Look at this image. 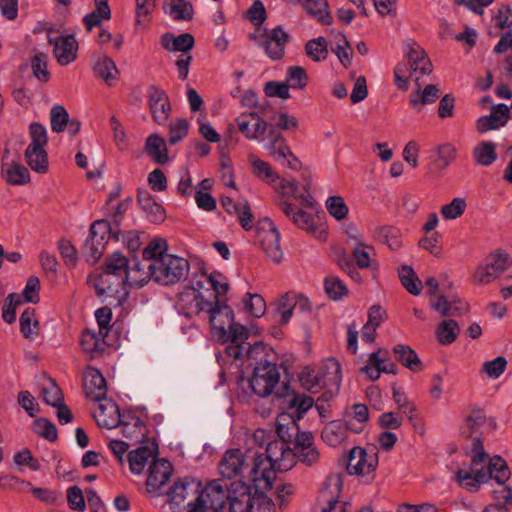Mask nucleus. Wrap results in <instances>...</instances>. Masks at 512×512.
Here are the masks:
<instances>
[{
	"label": "nucleus",
	"mask_w": 512,
	"mask_h": 512,
	"mask_svg": "<svg viewBox=\"0 0 512 512\" xmlns=\"http://www.w3.org/2000/svg\"><path fill=\"white\" fill-rule=\"evenodd\" d=\"M266 457L257 454L255 466L252 467L250 478L259 489H268L276 479V470L288 471L297 461L306 466H313L320 460V452L314 444L311 432H304L296 439L295 446L284 442L269 443Z\"/></svg>",
	"instance_id": "obj_1"
},
{
	"label": "nucleus",
	"mask_w": 512,
	"mask_h": 512,
	"mask_svg": "<svg viewBox=\"0 0 512 512\" xmlns=\"http://www.w3.org/2000/svg\"><path fill=\"white\" fill-rule=\"evenodd\" d=\"M206 314L213 336L223 343H228L225 350L229 357L243 362L244 359L255 358L259 350H263L262 345L252 346L246 341L248 330L234 322V313L228 305L211 302Z\"/></svg>",
	"instance_id": "obj_2"
},
{
	"label": "nucleus",
	"mask_w": 512,
	"mask_h": 512,
	"mask_svg": "<svg viewBox=\"0 0 512 512\" xmlns=\"http://www.w3.org/2000/svg\"><path fill=\"white\" fill-rule=\"evenodd\" d=\"M209 497H213V505H220L222 485L219 481L213 480L203 488L201 482L196 479L183 478L169 490L168 503L174 512H197Z\"/></svg>",
	"instance_id": "obj_3"
},
{
	"label": "nucleus",
	"mask_w": 512,
	"mask_h": 512,
	"mask_svg": "<svg viewBox=\"0 0 512 512\" xmlns=\"http://www.w3.org/2000/svg\"><path fill=\"white\" fill-rule=\"evenodd\" d=\"M488 455L484 462L475 466L471 461L468 470L458 469L456 472L457 482L469 491H476L479 485L486 483L490 478H494L497 482L503 484L509 479L510 471L504 459L500 456H494L487 462ZM473 460V458H471Z\"/></svg>",
	"instance_id": "obj_4"
},
{
	"label": "nucleus",
	"mask_w": 512,
	"mask_h": 512,
	"mask_svg": "<svg viewBox=\"0 0 512 512\" xmlns=\"http://www.w3.org/2000/svg\"><path fill=\"white\" fill-rule=\"evenodd\" d=\"M494 427V421L486 416L482 408L474 406L468 409L460 427V433L461 436L472 440L470 455L475 466L484 462L487 456L480 436L487 430H493Z\"/></svg>",
	"instance_id": "obj_5"
},
{
	"label": "nucleus",
	"mask_w": 512,
	"mask_h": 512,
	"mask_svg": "<svg viewBox=\"0 0 512 512\" xmlns=\"http://www.w3.org/2000/svg\"><path fill=\"white\" fill-rule=\"evenodd\" d=\"M280 373L275 363L267 359H260L255 366L251 378H241L238 382L239 388H249L251 392L259 397H267L275 394L276 386L279 384Z\"/></svg>",
	"instance_id": "obj_6"
},
{
	"label": "nucleus",
	"mask_w": 512,
	"mask_h": 512,
	"mask_svg": "<svg viewBox=\"0 0 512 512\" xmlns=\"http://www.w3.org/2000/svg\"><path fill=\"white\" fill-rule=\"evenodd\" d=\"M189 268L187 259L166 254L152 262L153 280L161 285H173L187 277Z\"/></svg>",
	"instance_id": "obj_7"
},
{
	"label": "nucleus",
	"mask_w": 512,
	"mask_h": 512,
	"mask_svg": "<svg viewBox=\"0 0 512 512\" xmlns=\"http://www.w3.org/2000/svg\"><path fill=\"white\" fill-rule=\"evenodd\" d=\"M29 136L31 143L26 148L25 161L33 171L46 173L48 171V156L45 151L48 142L46 128L40 123L33 122L29 126Z\"/></svg>",
	"instance_id": "obj_8"
},
{
	"label": "nucleus",
	"mask_w": 512,
	"mask_h": 512,
	"mask_svg": "<svg viewBox=\"0 0 512 512\" xmlns=\"http://www.w3.org/2000/svg\"><path fill=\"white\" fill-rule=\"evenodd\" d=\"M110 237L118 240L117 234L112 232L108 221L98 220L91 225L89 237L83 248L87 262L95 264L101 258Z\"/></svg>",
	"instance_id": "obj_9"
},
{
	"label": "nucleus",
	"mask_w": 512,
	"mask_h": 512,
	"mask_svg": "<svg viewBox=\"0 0 512 512\" xmlns=\"http://www.w3.org/2000/svg\"><path fill=\"white\" fill-rule=\"evenodd\" d=\"M90 285L96 290L100 297L112 299L120 304L128 296L127 283L125 278L107 274L105 272L95 273L89 277Z\"/></svg>",
	"instance_id": "obj_10"
},
{
	"label": "nucleus",
	"mask_w": 512,
	"mask_h": 512,
	"mask_svg": "<svg viewBox=\"0 0 512 512\" xmlns=\"http://www.w3.org/2000/svg\"><path fill=\"white\" fill-rule=\"evenodd\" d=\"M281 211L295 224L298 228L307 231L321 241L327 238L326 226L322 222H315L313 215L298 208L292 203L285 200L279 201Z\"/></svg>",
	"instance_id": "obj_11"
},
{
	"label": "nucleus",
	"mask_w": 512,
	"mask_h": 512,
	"mask_svg": "<svg viewBox=\"0 0 512 512\" xmlns=\"http://www.w3.org/2000/svg\"><path fill=\"white\" fill-rule=\"evenodd\" d=\"M256 238L266 256L273 262L280 263L283 258L280 234L269 218H264L257 223Z\"/></svg>",
	"instance_id": "obj_12"
},
{
	"label": "nucleus",
	"mask_w": 512,
	"mask_h": 512,
	"mask_svg": "<svg viewBox=\"0 0 512 512\" xmlns=\"http://www.w3.org/2000/svg\"><path fill=\"white\" fill-rule=\"evenodd\" d=\"M378 465V454L374 447L364 449L359 446L351 449L347 462V473L371 479Z\"/></svg>",
	"instance_id": "obj_13"
},
{
	"label": "nucleus",
	"mask_w": 512,
	"mask_h": 512,
	"mask_svg": "<svg viewBox=\"0 0 512 512\" xmlns=\"http://www.w3.org/2000/svg\"><path fill=\"white\" fill-rule=\"evenodd\" d=\"M326 373L330 374V381L339 383L341 380V366L335 358H329L322 369L305 367L299 374L301 385L307 390H314L326 384Z\"/></svg>",
	"instance_id": "obj_14"
},
{
	"label": "nucleus",
	"mask_w": 512,
	"mask_h": 512,
	"mask_svg": "<svg viewBox=\"0 0 512 512\" xmlns=\"http://www.w3.org/2000/svg\"><path fill=\"white\" fill-rule=\"evenodd\" d=\"M512 266V257L502 251H496L487 256L484 263L479 265L474 273V282L488 284L499 277Z\"/></svg>",
	"instance_id": "obj_15"
},
{
	"label": "nucleus",
	"mask_w": 512,
	"mask_h": 512,
	"mask_svg": "<svg viewBox=\"0 0 512 512\" xmlns=\"http://www.w3.org/2000/svg\"><path fill=\"white\" fill-rule=\"evenodd\" d=\"M215 296L210 289L205 292L198 291L195 286L185 287L179 294L178 306L179 309L187 317L206 313L210 308L212 297Z\"/></svg>",
	"instance_id": "obj_16"
},
{
	"label": "nucleus",
	"mask_w": 512,
	"mask_h": 512,
	"mask_svg": "<svg viewBox=\"0 0 512 512\" xmlns=\"http://www.w3.org/2000/svg\"><path fill=\"white\" fill-rule=\"evenodd\" d=\"M248 459L251 455L243 453L240 449H229L222 456L218 464L219 474L223 478H234L242 476L243 471L248 467Z\"/></svg>",
	"instance_id": "obj_17"
},
{
	"label": "nucleus",
	"mask_w": 512,
	"mask_h": 512,
	"mask_svg": "<svg viewBox=\"0 0 512 512\" xmlns=\"http://www.w3.org/2000/svg\"><path fill=\"white\" fill-rule=\"evenodd\" d=\"M275 397L281 401V405L287 409H294V418L300 419L302 415L308 411L314 404L313 398L309 396H301L290 388L288 383H283L282 386L275 392Z\"/></svg>",
	"instance_id": "obj_18"
},
{
	"label": "nucleus",
	"mask_w": 512,
	"mask_h": 512,
	"mask_svg": "<svg viewBox=\"0 0 512 512\" xmlns=\"http://www.w3.org/2000/svg\"><path fill=\"white\" fill-rule=\"evenodd\" d=\"M289 35L281 28L265 29L259 45L265 49L267 56L272 60H280L285 53V46Z\"/></svg>",
	"instance_id": "obj_19"
},
{
	"label": "nucleus",
	"mask_w": 512,
	"mask_h": 512,
	"mask_svg": "<svg viewBox=\"0 0 512 512\" xmlns=\"http://www.w3.org/2000/svg\"><path fill=\"white\" fill-rule=\"evenodd\" d=\"M51 30L48 32V42L53 45V54L57 62L66 66L77 58L78 43L74 36H57L51 35Z\"/></svg>",
	"instance_id": "obj_20"
},
{
	"label": "nucleus",
	"mask_w": 512,
	"mask_h": 512,
	"mask_svg": "<svg viewBox=\"0 0 512 512\" xmlns=\"http://www.w3.org/2000/svg\"><path fill=\"white\" fill-rule=\"evenodd\" d=\"M147 98L153 120L160 125L166 123L171 112V105L165 91L156 86H149Z\"/></svg>",
	"instance_id": "obj_21"
},
{
	"label": "nucleus",
	"mask_w": 512,
	"mask_h": 512,
	"mask_svg": "<svg viewBox=\"0 0 512 512\" xmlns=\"http://www.w3.org/2000/svg\"><path fill=\"white\" fill-rule=\"evenodd\" d=\"M406 58L410 67V75L419 72L421 75L432 72V63L425 50L414 40L408 39L404 42Z\"/></svg>",
	"instance_id": "obj_22"
},
{
	"label": "nucleus",
	"mask_w": 512,
	"mask_h": 512,
	"mask_svg": "<svg viewBox=\"0 0 512 512\" xmlns=\"http://www.w3.org/2000/svg\"><path fill=\"white\" fill-rule=\"evenodd\" d=\"M146 488L149 493L157 494L162 486L169 480L173 468L165 459H157L149 466Z\"/></svg>",
	"instance_id": "obj_23"
},
{
	"label": "nucleus",
	"mask_w": 512,
	"mask_h": 512,
	"mask_svg": "<svg viewBox=\"0 0 512 512\" xmlns=\"http://www.w3.org/2000/svg\"><path fill=\"white\" fill-rule=\"evenodd\" d=\"M239 131L249 140H257L264 135L268 128V123L257 113H242L236 118Z\"/></svg>",
	"instance_id": "obj_24"
},
{
	"label": "nucleus",
	"mask_w": 512,
	"mask_h": 512,
	"mask_svg": "<svg viewBox=\"0 0 512 512\" xmlns=\"http://www.w3.org/2000/svg\"><path fill=\"white\" fill-rule=\"evenodd\" d=\"M83 385L87 397L97 402L105 400L106 380L99 370L88 367L83 374Z\"/></svg>",
	"instance_id": "obj_25"
},
{
	"label": "nucleus",
	"mask_w": 512,
	"mask_h": 512,
	"mask_svg": "<svg viewBox=\"0 0 512 512\" xmlns=\"http://www.w3.org/2000/svg\"><path fill=\"white\" fill-rule=\"evenodd\" d=\"M276 432L279 439L273 440L272 442H284L289 446H295L296 439L304 433L299 431L294 415L288 413L278 415L276 421Z\"/></svg>",
	"instance_id": "obj_26"
},
{
	"label": "nucleus",
	"mask_w": 512,
	"mask_h": 512,
	"mask_svg": "<svg viewBox=\"0 0 512 512\" xmlns=\"http://www.w3.org/2000/svg\"><path fill=\"white\" fill-rule=\"evenodd\" d=\"M510 118L509 108L505 104L494 105L491 113L480 117L476 122V129L479 133H486L506 125Z\"/></svg>",
	"instance_id": "obj_27"
},
{
	"label": "nucleus",
	"mask_w": 512,
	"mask_h": 512,
	"mask_svg": "<svg viewBox=\"0 0 512 512\" xmlns=\"http://www.w3.org/2000/svg\"><path fill=\"white\" fill-rule=\"evenodd\" d=\"M103 401L104 402H99L97 409L93 413V417L97 424L100 427L107 429L118 427L122 416L120 415L117 404L112 400H107L106 398Z\"/></svg>",
	"instance_id": "obj_28"
},
{
	"label": "nucleus",
	"mask_w": 512,
	"mask_h": 512,
	"mask_svg": "<svg viewBox=\"0 0 512 512\" xmlns=\"http://www.w3.org/2000/svg\"><path fill=\"white\" fill-rule=\"evenodd\" d=\"M125 276L124 278L128 286H144L150 279H153L152 262H148L145 259L143 261L134 259L132 263H129Z\"/></svg>",
	"instance_id": "obj_29"
},
{
	"label": "nucleus",
	"mask_w": 512,
	"mask_h": 512,
	"mask_svg": "<svg viewBox=\"0 0 512 512\" xmlns=\"http://www.w3.org/2000/svg\"><path fill=\"white\" fill-rule=\"evenodd\" d=\"M307 299L302 295L295 292H287L278 300L276 304V312L279 316L278 322L280 324H287L293 314V310L299 306L300 309H305Z\"/></svg>",
	"instance_id": "obj_30"
},
{
	"label": "nucleus",
	"mask_w": 512,
	"mask_h": 512,
	"mask_svg": "<svg viewBox=\"0 0 512 512\" xmlns=\"http://www.w3.org/2000/svg\"><path fill=\"white\" fill-rule=\"evenodd\" d=\"M157 450L154 447L142 446L128 454L129 469L133 474H141L147 464L156 460Z\"/></svg>",
	"instance_id": "obj_31"
},
{
	"label": "nucleus",
	"mask_w": 512,
	"mask_h": 512,
	"mask_svg": "<svg viewBox=\"0 0 512 512\" xmlns=\"http://www.w3.org/2000/svg\"><path fill=\"white\" fill-rule=\"evenodd\" d=\"M368 408L364 404H354L344 412L343 422L354 433H361L368 421Z\"/></svg>",
	"instance_id": "obj_32"
},
{
	"label": "nucleus",
	"mask_w": 512,
	"mask_h": 512,
	"mask_svg": "<svg viewBox=\"0 0 512 512\" xmlns=\"http://www.w3.org/2000/svg\"><path fill=\"white\" fill-rule=\"evenodd\" d=\"M430 304L442 317L459 316L468 311L467 303L460 300L448 301L443 295H439L437 299L430 298Z\"/></svg>",
	"instance_id": "obj_33"
},
{
	"label": "nucleus",
	"mask_w": 512,
	"mask_h": 512,
	"mask_svg": "<svg viewBox=\"0 0 512 512\" xmlns=\"http://www.w3.org/2000/svg\"><path fill=\"white\" fill-rule=\"evenodd\" d=\"M121 434L131 440L138 441L146 435V427L143 421L136 415H123L119 425Z\"/></svg>",
	"instance_id": "obj_34"
},
{
	"label": "nucleus",
	"mask_w": 512,
	"mask_h": 512,
	"mask_svg": "<svg viewBox=\"0 0 512 512\" xmlns=\"http://www.w3.org/2000/svg\"><path fill=\"white\" fill-rule=\"evenodd\" d=\"M137 200L141 209L146 213L147 218L151 222L159 223L164 220L165 213L163 207L153 199L148 191L140 190Z\"/></svg>",
	"instance_id": "obj_35"
},
{
	"label": "nucleus",
	"mask_w": 512,
	"mask_h": 512,
	"mask_svg": "<svg viewBox=\"0 0 512 512\" xmlns=\"http://www.w3.org/2000/svg\"><path fill=\"white\" fill-rule=\"evenodd\" d=\"M415 81L417 89L410 94L409 101L416 110L420 111L422 106L433 103L439 98L440 89L436 85L429 84L421 91L418 78H416Z\"/></svg>",
	"instance_id": "obj_36"
},
{
	"label": "nucleus",
	"mask_w": 512,
	"mask_h": 512,
	"mask_svg": "<svg viewBox=\"0 0 512 512\" xmlns=\"http://www.w3.org/2000/svg\"><path fill=\"white\" fill-rule=\"evenodd\" d=\"M348 430L343 421L333 420L325 425L321 432V438L329 446L335 447L345 440Z\"/></svg>",
	"instance_id": "obj_37"
},
{
	"label": "nucleus",
	"mask_w": 512,
	"mask_h": 512,
	"mask_svg": "<svg viewBox=\"0 0 512 512\" xmlns=\"http://www.w3.org/2000/svg\"><path fill=\"white\" fill-rule=\"evenodd\" d=\"M163 9L177 21H189L193 18V6L187 0H164Z\"/></svg>",
	"instance_id": "obj_38"
},
{
	"label": "nucleus",
	"mask_w": 512,
	"mask_h": 512,
	"mask_svg": "<svg viewBox=\"0 0 512 512\" xmlns=\"http://www.w3.org/2000/svg\"><path fill=\"white\" fill-rule=\"evenodd\" d=\"M2 176L10 185H25L30 182L28 169L16 162L4 163L2 165Z\"/></svg>",
	"instance_id": "obj_39"
},
{
	"label": "nucleus",
	"mask_w": 512,
	"mask_h": 512,
	"mask_svg": "<svg viewBox=\"0 0 512 512\" xmlns=\"http://www.w3.org/2000/svg\"><path fill=\"white\" fill-rule=\"evenodd\" d=\"M145 151L158 164H165L169 160L166 143L158 134H152L146 139Z\"/></svg>",
	"instance_id": "obj_40"
},
{
	"label": "nucleus",
	"mask_w": 512,
	"mask_h": 512,
	"mask_svg": "<svg viewBox=\"0 0 512 512\" xmlns=\"http://www.w3.org/2000/svg\"><path fill=\"white\" fill-rule=\"evenodd\" d=\"M396 360L402 363L411 371L418 372L422 370V362L417 353L409 346L397 344L393 348Z\"/></svg>",
	"instance_id": "obj_41"
},
{
	"label": "nucleus",
	"mask_w": 512,
	"mask_h": 512,
	"mask_svg": "<svg viewBox=\"0 0 512 512\" xmlns=\"http://www.w3.org/2000/svg\"><path fill=\"white\" fill-rule=\"evenodd\" d=\"M274 188L283 195H290L295 199H299L301 206L312 207L315 203L310 195H298V183L295 180L279 179L273 183Z\"/></svg>",
	"instance_id": "obj_42"
},
{
	"label": "nucleus",
	"mask_w": 512,
	"mask_h": 512,
	"mask_svg": "<svg viewBox=\"0 0 512 512\" xmlns=\"http://www.w3.org/2000/svg\"><path fill=\"white\" fill-rule=\"evenodd\" d=\"M93 69L95 74L108 85H112L119 74L115 62L108 56L99 57L94 63Z\"/></svg>",
	"instance_id": "obj_43"
},
{
	"label": "nucleus",
	"mask_w": 512,
	"mask_h": 512,
	"mask_svg": "<svg viewBox=\"0 0 512 512\" xmlns=\"http://www.w3.org/2000/svg\"><path fill=\"white\" fill-rule=\"evenodd\" d=\"M304 8L307 13L322 25H330L333 18L328 11L327 0H305Z\"/></svg>",
	"instance_id": "obj_44"
},
{
	"label": "nucleus",
	"mask_w": 512,
	"mask_h": 512,
	"mask_svg": "<svg viewBox=\"0 0 512 512\" xmlns=\"http://www.w3.org/2000/svg\"><path fill=\"white\" fill-rule=\"evenodd\" d=\"M472 154L477 164L490 166L497 159L496 144L491 141H482L473 148Z\"/></svg>",
	"instance_id": "obj_45"
},
{
	"label": "nucleus",
	"mask_w": 512,
	"mask_h": 512,
	"mask_svg": "<svg viewBox=\"0 0 512 512\" xmlns=\"http://www.w3.org/2000/svg\"><path fill=\"white\" fill-rule=\"evenodd\" d=\"M162 45L167 50L180 51L185 54L194 46V37L190 33H183L177 37L165 35L162 38Z\"/></svg>",
	"instance_id": "obj_46"
},
{
	"label": "nucleus",
	"mask_w": 512,
	"mask_h": 512,
	"mask_svg": "<svg viewBox=\"0 0 512 512\" xmlns=\"http://www.w3.org/2000/svg\"><path fill=\"white\" fill-rule=\"evenodd\" d=\"M270 143L267 146L270 155L278 162L284 163L288 155H291L290 148L286 145L283 136L274 131L269 133Z\"/></svg>",
	"instance_id": "obj_47"
},
{
	"label": "nucleus",
	"mask_w": 512,
	"mask_h": 512,
	"mask_svg": "<svg viewBox=\"0 0 512 512\" xmlns=\"http://www.w3.org/2000/svg\"><path fill=\"white\" fill-rule=\"evenodd\" d=\"M130 261L119 252L113 253L105 260V265L102 272L112 274L115 276L126 277V271L128 270Z\"/></svg>",
	"instance_id": "obj_48"
},
{
	"label": "nucleus",
	"mask_w": 512,
	"mask_h": 512,
	"mask_svg": "<svg viewBox=\"0 0 512 512\" xmlns=\"http://www.w3.org/2000/svg\"><path fill=\"white\" fill-rule=\"evenodd\" d=\"M249 162L253 167L254 175L266 183L272 184L278 180V175L273 171L268 162H265L254 155L249 156Z\"/></svg>",
	"instance_id": "obj_49"
},
{
	"label": "nucleus",
	"mask_w": 512,
	"mask_h": 512,
	"mask_svg": "<svg viewBox=\"0 0 512 512\" xmlns=\"http://www.w3.org/2000/svg\"><path fill=\"white\" fill-rule=\"evenodd\" d=\"M81 346L85 353L95 357L105 349L104 340L101 339L95 332L86 330L81 336Z\"/></svg>",
	"instance_id": "obj_50"
},
{
	"label": "nucleus",
	"mask_w": 512,
	"mask_h": 512,
	"mask_svg": "<svg viewBox=\"0 0 512 512\" xmlns=\"http://www.w3.org/2000/svg\"><path fill=\"white\" fill-rule=\"evenodd\" d=\"M253 483L255 493L252 496L250 512H276L273 501L263 492H259L264 491L265 489H259L256 487L254 481ZM271 486H273V484ZM271 488L272 487L268 488L267 490H270Z\"/></svg>",
	"instance_id": "obj_51"
},
{
	"label": "nucleus",
	"mask_w": 512,
	"mask_h": 512,
	"mask_svg": "<svg viewBox=\"0 0 512 512\" xmlns=\"http://www.w3.org/2000/svg\"><path fill=\"white\" fill-rule=\"evenodd\" d=\"M459 333V327L454 320H444L441 322L436 330V336L438 341L442 345H448L453 343Z\"/></svg>",
	"instance_id": "obj_52"
},
{
	"label": "nucleus",
	"mask_w": 512,
	"mask_h": 512,
	"mask_svg": "<svg viewBox=\"0 0 512 512\" xmlns=\"http://www.w3.org/2000/svg\"><path fill=\"white\" fill-rule=\"evenodd\" d=\"M306 54L316 62L323 61L328 56L327 41L324 37L311 39L305 46Z\"/></svg>",
	"instance_id": "obj_53"
},
{
	"label": "nucleus",
	"mask_w": 512,
	"mask_h": 512,
	"mask_svg": "<svg viewBox=\"0 0 512 512\" xmlns=\"http://www.w3.org/2000/svg\"><path fill=\"white\" fill-rule=\"evenodd\" d=\"M398 273L401 283L407 289V291L412 295H419L421 292V281L416 276L412 267L402 266L399 269Z\"/></svg>",
	"instance_id": "obj_54"
},
{
	"label": "nucleus",
	"mask_w": 512,
	"mask_h": 512,
	"mask_svg": "<svg viewBox=\"0 0 512 512\" xmlns=\"http://www.w3.org/2000/svg\"><path fill=\"white\" fill-rule=\"evenodd\" d=\"M270 438H271V435L266 430L257 429L254 431L253 435L248 440L249 445H256L260 449H263L265 447L264 451L256 450L253 453H252V447L249 448L248 453L251 454V457L253 458L254 463H256L257 454H262L264 458L266 457V455H267L266 449H267L269 443H272V441H273ZM254 466H255V464H253V467Z\"/></svg>",
	"instance_id": "obj_55"
},
{
	"label": "nucleus",
	"mask_w": 512,
	"mask_h": 512,
	"mask_svg": "<svg viewBox=\"0 0 512 512\" xmlns=\"http://www.w3.org/2000/svg\"><path fill=\"white\" fill-rule=\"evenodd\" d=\"M508 361L504 356H498L491 361H485L480 369V373L490 379H498L506 370Z\"/></svg>",
	"instance_id": "obj_56"
},
{
	"label": "nucleus",
	"mask_w": 512,
	"mask_h": 512,
	"mask_svg": "<svg viewBox=\"0 0 512 512\" xmlns=\"http://www.w3.org/2000/svg\"><path fill=\"white\" fill-rule=\"evenodd\" d=\"M466 207V200L461 197H456L451 202L443 205L440 213L445 220H454L464 214Z\"/></svg>",
	"instance_id": "obj_57"
},
{
	"label": "nucleus",
	"mask_w": 512,
	"mask_h": 512,
	"mask_svg": "<svg viewBox=\"0 0 512 512\" xmlns=\"http://www.w3.org/2000/svg\"><path fill=\"white\" fill-rule=\"evenodd\" d=\"M205 282L209 286L210 291L215 295L212 297V302H219L218 297L228 291L225 277L220 273L215 272L205 276Z\"/></svg>",
	"instance_id": "obj_58"
},
{
	"label": "nucleus",
	"mask_w": 512,
	"mask_h": 512,
	"mask_svg": "<svg viewBox=\"0 0 512 512\" xmlns=\"http://www.w3.org/2000/svg\"><path fill=\"white\" fill-rule=\"evenodd\" d=\"M42 397L46 404L53 407L63 402V393L54 380L48 379L47 385L42 387Z\"/></svg>",
	"instance_id": "obj_59"
},
{
	"label": "nucleus",
	"mask_w": 512,
	"mask_h": 512,
	"mask_svg": "<svg viewBox=\"0 0 512 512\" xmlns=\"http://www.w3.org/2000/svg\"><path fill=\"white\" fill-rule=\"evenodd\" d=\"M69 115L63 106H53L50 113V125L53 132L60 133L66 128Z\"/></svg>",
	"instance_id": "obj_60"
},
{
	"label": "nucleus",
	"mask_w": 512,
	"mask_h": 512,
	"mask_svg": "<svg viewBox=\"0 0 512 512\" xmlns=\"http://www.w3.org/2000/svg\"><path fill=\"white\" fill-rule=\"evenodd\" d=\"M226 493V501L238 498L239 500H252V487L241 480L233 482Z\"/></svg>",
	"instance_id": "obj_61"
},
{
	"label": "nucleus",
	"mask_w": 512,
	"mask_h": 512,
	"mask_svg": "<svg viewBox=\"0 0 512 512\" xmlns=\"http://www.w3.org/2000/svg\"><path fill=\"white\" fill-rule=\"evenodd\" d=\"M47 58V54L39 52L31 60L33 74L42 82H47L50 78V73L47 70Z\"/></svg>",
	"instance_id": "obj_62"
},
{
	"label": "nucleus",
	"mask_w": 512,
	"mask_h": 512,
	"mask_svg": "<svg viewBox=\"0 0 512 512\" xmlns=\"http://www.w3.org/2000/svg\"><path fill=\"white\" fill-rule=\"evenodd\" d=\"M327 211L337 220H343L348 215V207L340 196H331L326 201Z\"/></svg>",
	"instance_id": "obj_63"
},
{
	"label": "nucleus",
	"mask_w": 512,
	"mask_h": 512,
	"mask_svg": "<svg viewBox=\"0 0 512 512\" xmlns=\"http://www.w3.org/2000/svg\"><path fill=\"white\" fill-rule=\"evenodd\" d=\"M34 432L49 440L55 441L57 439V428L55 424L47 420L46 418H39L33 422Z\"/></svg>",
	"instance_id": "obj_64"
}]
</instances>
